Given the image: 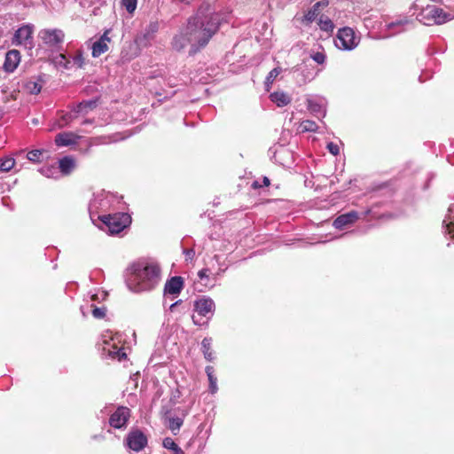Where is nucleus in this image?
<instances>
[{
    "label": "nucleus",
    "mask_w": 454,
    "mask_h": 454,
    "mask_svg": "<svg viewBox=\"0 0 454 454\" xmlns=\"http://www.w3.org/2000/svg\"><path fill=\"white\" fill-rule=\"evenodd\" d=\"M103 352L113 360L123 361L128 358L125 348L122 346L118 347L114 341H105Z\"/></svg>",
    "instance_id": "nucleus-7"
},
{
    "label": "nucleus",
    "mask_w": 454,
    "mask_h": 454,
    "mask_svg": "<svg viewBox=\"0 0 454 454\" xmlns=\"http://www.w3.org/2000/svg\"><path fill=\"white\" fill-rule=\"evenodd\" d=\"M43 43L48 46L57 44V29L42 30L39 34Z\"/></svg>",
    "instance_id": "nucleus-20"
},
{
    "label": "nucleus",
    "mask_w": 454,
    "mask_h": 454,
    "mask_svg": "<svg viewBox=\"0 0 454 454\" xmlns=\"http://www.w3.org/2000/svg\"><path fill=\"white\" fill-rule=\"evenodd\" d=\"M106 309L104 307L98 308L94 306L92 309V315L96 318H103L106 316Z\"/></svg>",
    "instance_id": "nucleus-36"
},
{
    "label": "nucleus",
    "mask_w": 454,
    "mask_h": 454,
    "mask_svg": "<svg viewBox=\"0 0 454 454\" xmlns=\"http://www.w3.org/2000/svg\"><path fill=\"white\" fill-rule=\"evenodd\" d=\"M328 5V0H321L317 2L310 10L308 11V12L304 15V20L310 23L316 20V18L319 15V7L320 6H327Z\"/></svg>",
    "instance_id": "nucleus-18"
},
{
    "label": "nucleus",
    "mask_w": 454,
    "mask_h": 454,
    "mask_svg": "<svg viewBox=\"0 0 454 454\" xmlns=\"http://www.w3.org/2000/svg\"><path fill=\"white\" fill-rule=\"evenodd\" d=\"M262 185L258 182V181H254L251 184V187L253 189H257V188H260L262 187Z\"/></svg>",
    "instance_id": "nucleus-43"
},
{
    "label": "nucleus",
    "mask_w": 454,
    "mask_h": 454,
    "mask_svg": "<svg viewBox=\"0 0 454 454\" xmlns=\"http://www.w3.org/2000/svg\"><path fill=\"white\" fill-rule=\"evenodd\" d=\"M326 147H327L328 151L334 156H336L340 153L339 145L333 142L328 143Z\"/></svg>",
    "instance_id": "nucleus-38"
},
{
    "label": "nucleus",
    "mask_w": 454,
    "mask_h": 454,
    "mask_svg": "<svg viewBox=\"0 0 454 454\" xmlns=\"http://www.w3.org/2000/svg\"><path fill=\"white\" fill-rule=\"evenodd\" d=\"M27 158L30 161L34 162H41L44 160H48L50 158L49 152L44 149H35L31 150L27 153Z\"/></svg>",
    "instance_id": "nucleus-21"
},
{
    "label": "nucleus",
    "mask_w": 454,
    "mask_h": 454,
    "mask_svg": "<svg viewBox=\"0 0 454 454\" xmlns=\"http://www.w3.org/2000/svg\"><path fill=\"white\" fill-rule=\"evenodd\" d=\"M447 230L449 233L452 234V237L454 238V223H450L447 225Z\"/></svg>",
    "instance_id": "nucleus-42"
},
{
    "label": "nucleus",
    "mask_w": 454,
    "mask_h": 454,
    "mask_svg": "<svg viewBox=\"0 0 454 454\" xmlns=\"http://www.w3.org/2000/svg\"><path fill=\"white\" fill-rule=\"evenodd\" d=\"M99 220L105 225L102 229L110 234H118L131 223V217L127 213L101 215Z\"/></svg>",
    "instance_id": "nucleus-3"
},
{
    "label": "nucleus",
    "mask_w": 454,
    "mask_h": 454,
    "mask_svg": "<svg viewBox=\"0 0 454 454\" xmlns=\"http://www.w3.org/2000/svg\"><path fill=\"white\" fill-rule=\"evenodd\" d=\"M121 4L129 13H133L137 8V0H121Z\"/></svg>",
    "instance_id": "nucleus-34"
},
{
    "label": "nucleus",
    "mask_w": 454,
    "mask_h": 454,
    "mask_svg": "<svg viewBox=\"0 0 454 454\" xmlns=\"http://www.w3.org/2000/svg\"><path fill=\"white\" fill-rule=\"evenodd\" d=\"M299 129L301 132H317L318 125L311 120H305L300 122Z\"/></svg>",
    "instance_id": "nucleus-26"
},
{
    "label": "nucleus",
    "mask_w": 454,
    "mask_h": 454,
    "mask_svg": "<svg viewBox=\"0 0 454 454\" xmlns=\"http://www.w3.org/2000/svg\"><path fill=\"white\" fill-rule=\"evenodd\" d=\"M192 321L195 325H201V323L200 322V320L197 319V317L196 316H192Z\"/></svg>",
    "instance_id": "nucleus-45"
},
{
    "label": "nucleus",
    "mask_w": 454,
    "mask_h": 454,
    "mask_svg": "<svg viewBox=\"0 0 454 454\" xmlns=\"http://www.w3.org/2000/svg\"><path fill=\"white\" fill-rule=\"evenodd\" d=\"M311 57L317 64H323L325 60V55L323 52H316Z\"/></svg>",
    "instance_id": "nucleus-39"
},
{
    "label": "nucleus",
    "mask_w": 454,
    "mask_h": 454,
    "mask_svg": "<svg viewBox=\"0 0 454 454\" xmlns=\"http://www.w3.org/2000/svg\"><path fill=\"white\" fill-rule=\"evenodd\" d=\"M76 168V160L73 156H65L59 160V170L63 176H69Z\"/></svg>",
    "instance_id": "nucleus-13"
},
{
    "label": "nucleus",
    "mask_w": 454,
    "mask_h": 454,
    "mask_svg": "<svg viewBox=\"0 0 454 454\" xmlns=\"http://www.w3.org/2000/svg\"><path fill=\"white\" fill-rule=\"evenodd\" d=\"M281 73V69L279 67L273 68L266 77L265 85L267 87V90H270V85L273 83L275 79Z\"/></svg>",
    "instance_id": "nucleus-32"
},
{
    "label": "nucleus",
    "mask_w": 454,
    "mask_h": 454,
    "mask_svg": "<svg viewBox=\"0 0 454 454\" xmlns=\"http://www.w3.org/2000/svg\"><path fill=\"white\" fill-rule=\"evenodd\" d=\"M207 372L209 381V392L211 394H215L218 390L217 377L214 374V371H207Z\"/></svg>",
    "instance_id": "nucleus-30"
},
{
    "label": "nucleus",
    "mask_w": 454,
    "mask_h": 454,
    "mask_svg": "<svg viewBox=\"0 0 454 454\" xmlns=\"http://www.w3.org/2000/svg\"><path fill=\"white\" fill-rule=\"evenodd\" d=\"M212 338H204L201 342L202 351L204 353L205 358L208 361H213L215 359V356L212 352Z\"/></svg>",
    "instance_id": "nucleus-23"
},
{
    "label": "nucleus",
    "mask_w": 454,
    "mask_h": 454,
    "mask_svg": "<svg viewBox=\"0 0 454 454\" xmlns=\"http://www.w3.org/2000/svg\"><path fill=\"white\" fill-rule=\"evenodd\" d=\"M187 45H190L189 35L184 28V31L180 35H176L172 41V47L176 51H183Z\"/></svg>",
    "instance_id": "nucleus-16"
},
{
    "label": "nucleus",
    "mask_w": 454,
    "mask_h": 454,
    "mask_svg": "<svg viewBox=\"0 0 454 454\" xmlns=\"http://www.w3.org/2000/svg\"><path fill=\"white\" fill-rule=\"evenodd\" d=\"M79 136L72 132L59 133V145H71L77 143Z\"/></svg>",
    "instance_id": "nucleus-22"
},
{
    "label": "nucleus",
    "mask_w": 454,
    "mask_h": 454,
    "mask_svg": "<svg viewBox=\"0 0 454 454\" xmlns=\"http://www.w3.org/2000/svg\"><path fill=\"white\" fill-rule=\"evenodd\" d=\"M337 38L340 43V45H337L344 50H352L358 44L355 31L348 27L339 29Z\"/></svg>",
    "instance_id": "nucleus-5"
},
{
    "label": "nucleus",
    "mask_w": 454,
    "mask_h": 454,
    "mask_svg": "<svg viewBox=\"0 0 454 454\" xmlns=\"http://www.w3.org/2000/svg\"><path fill=\"white\" fill-rule=\"evenodd\" d=\"M173 454H184L182 449H178L176 451L173 452Z\"/></svg>",
    "instance_id": "nucleus-46"
},
{
    "label": "nucleus",
    "mask_w": 454,
    "mask_h": 454,
    "mask_svg": "<svg viewBox=\"0 0 454 454\" xmlns=\"http://www.w3.org/2000/svg\"><path fill=\"white\" fill-rule=\"evenodd\" d=\"M127 285L133 292L148 291L158 285L160 269L157 264L135 262L129 268Z\"/></svg>",
    "instance_id": "nucleus-2"
},
{
    "label": "nucleus",
    "mask_w": 454,
    "mask_h": 454,
    "mask_svg": "<svg viewBox=\"0 0 454 454\" xmlns=\"http://www.w3.org/2000/svg\"><path fill=\"white\" fill-rule=\"evenodd\" d=\"M109 33L110 29H106L100 38L92 44V57L98 58L108 51V43L111 42V38L108 36Z\"/></svg>",
    "instance_id": "nucleus-9"
},
{
    "label": "nucleus",
    "mask_w": 454,
    "mask_h": 454,
    "mask_svg": "<svg viewBox=\"0 0 454 454\" xmlns=\"http://www.w3.org/2000/svg\"><path fill=\"white\" fill-rule=\"evenodd\" d=\"M207 11V8L200 7L196 14L188 20L185 28L189 35L190 54H195L204 48L219 29V15Z\"/></svg>",
    "instance_id": "nucleus-1"
},
{
    "label": "nucleus",
    "mask_w": 454,
    "mask_h": 454,
    "mask_svg": "<svg viewBox=\"0 0 454 454\" xmlns=\"http://www.w3.org/2000/svg\"><path fill=\"white\" fill-rule=\"evenodd\" d=\"M98 98H94L87 101H82L77 106L72 108V113L87 114L89 112L94 110L98 105Z\"/></svg>",
    "instance_id": "nucleus-15"
},
{
    "label": "nucleus",
    "mask_w": 454,
    "mask_h": 454,
    "mask_svg": "<svg viewBox=\"0 0 454 454\" xmlns=\"http://www.w3.org/2000/svg\"><path fill=\"white\" fill-rule=\"evenodd\" d=\"M209 270L208 269H202L201 270H200L198 272V276L200 278V280H203L204 278H206L207 280H208V274H209Z\"/></svg>",
    "instance_id": "nucleus-40"
},
{
    "label": "nucleus",
    "mask_w": 454,
    "mask_h": 454,
    "mask_svg": "<svg viewBox=\"0 0 454 454\" xmlns=\"http://www.w3.org/2000/svg\"><path fill=\"white\" fill-rule=\"evenodd\" d=\"M15 165V160L12 157L0 159V172L10 171Z\"/></svg>",
    "instance_id": "nucleus-29"
},
{
    "label": "nucleus",
    "mask_w": 454,
    "mask_h": 454,
    "mask_svg": "<svg viewBox=\"0 0 454 454\" xmlns=\"http://www.w3.org/2000/svg\"><path fill=\"white\" fill-rule=\"evenodd\" d=\"M112 411V405H106L98 415V418H103L104 414H109Z\"/></svg>",
    "instance_id": "nucleus-41"
},
{
    "label": "nucleus",
    "mask_w": 454,
    "mask_h": 454,
    "mask_svg": "<svg viewBox=\"0 0 454 454\" xmlns=\"http://www.w3.org/2000/svg\"><path fill=\"white\" fill-rule=\"evenodd\" d=\"M33 26L23 25L18 28L12 38V44L20 45L24 44L25 46H32L33 43Z\"/></svg>",
    "instance_id": "nucleus-6"
},
{
    "label": "nucleus",
    "mask_w": 454,
    "mask_h": 454,
    "mask_svg": "<svg viewBox=\"0 0 454 454\" xmlns=\"http://www.w3.org/2000/svg\"><path fill=\"white\" fill-rule=\"evenodd\" d=\"M76 117L72 113L62 115L60 118L59 117V126L67 124L73 118Z\"/></svg>",
    "instance_id": "nucleus-37"
},
{
    "label": "nucleus",
    "mask_w": 454,
    "mask_h": 454,
    "mask_svg": "<svg viewBox=\"0 0 454 454\" xmlns=\"http://www.w3.org/2000/svg\"><path fill=\"white\" fill-rule=\"evenodd\" d=\"M127 445L134 451H140L147 444L146 436L138 430L130 432L127 436Z\"/></svg>",
    "instance_id": "nucleus-8"
},
{
    "label": "nucleus",
    "mask_w": 454,
    "mask_h": 454,
    "mask_svg": "<svg viewBox=\"0 0 454 454\" xmlns=\"http://www.w3.org/2000/svg\"><path fill=\"white\" fill-rule=\"evenodd\" d=\"M181 2H184V3H186V4H189L192 0H180Z\"/></svg>",
    "instance_id": "nucleus-47"
},
{
    "label": "nucleus",
    "mask_w": 454,
    "mask_h": 454,
    "mask_svg": "<svg viewBox=\"0 0 454 454\" xmlns=\"http://www.w3.org/2000/svg\"><path fill=\"white\" fill-rule=\"evenodd\" d=\"M53 141L57 144V136L54 137Z\"/></svg>",
    "instance_id": "nucleus-48"
},
{
    "label": "nucleus",
    "mask_w": 454,
    "mask_h": 454,
    "mask_svg": "<svg viewBox=\"0 0 454 454\" xmlns=\"http://www.w3.org/2000/svg\"><path fill=\"white\" fill-rule=\"evenodd\" d=\"M307 106H308L309 111L313 114H317L321 111V106L318 103H317L311 99H308Z\"/></svg>",
    "instance_id": "nucleus-35"
},
{
    "label": "nucleus",
    "mask_w": 454,
    "mask_h": 454,
    "mask_svg": "<svg viewBox=\"0 0 454 454\" xmlns=\"http://www.w3.org/2000/svg\"><path fill=\"white\" fill-rule=\"evenodd\" d=\"M183 423H184V420L181 418H178V417L168 418V427L171 430V432L174 434H176L180 430V427H182Z\"/></svg>",
    "instance_id": "nucleus-27"
},
{
    "label": "nucleus",
    "mask_w": 454,
    "mask_h": 454,
    "mask_svg": "<svg viewBox=\"0 0 454 454\" xmlns=\"http://www.w3.org/2000/svg\"><path fill=\"white\" fill-rule=\"evenodd\" d=\"M270 184V181L268 177L264 176L263 177V180H262V184L263 186H269Z\"/></svg>",
    "instance_id": "nucleus-44"
},
{
    "label": "nucleus",
    "mask_w": 454,
    "mask_h": 454,
    "mask_svg": "<svg viewBox=\"0 0 454 454\" xmlns=\"http://www.w3.org/2000/svg\"><path fill=\"white\" fill-rule=\"evenodd\" d=\"M358 219V214L356 211H351L347 214L339 215L334 221L333 225L336 229H343L345 226L354 223Z\"/></svg>",
    "instance_id": "nucleus-12"
},
{
    "label": "nucleus",
    "mask_w": 454,
    "mask_h": 454,
    "mask_svg": "<svg viewBox=\"0 0 454 454\" xmlns=\"http://www.w3.org/2000/svg\"><path fill=\"white\" fill-rule=\"evenodd\" d=\"M317 25L319 26L321 30H324L325 32H330V33H332L335 27L332 20L329 17L325 16V15L320 16Z\"/></svg>",
    "instance_id": "nucleus-25"
},
{
    "label": "nucleus",
    "mask_w": 454,
    "mask_h": 454,
    "mask_svg": "<svg viewBox=\"0 0 454 454\" xmlns=\"http://www.w3.org/2000/svg\"><path fill=\"white\" fill-rule=\"evenodd\" d=\"M38 171L47 178H55V175L57 174V168L54 164H51L49 166L41 167Z\"/></svg>",
    "instance_id": "nucleus-28"
},
{
    "label": "nucleus",
    "mask_w": 454,
    "mask_h": 454,
    "mask_svg": "<svg viewBox=\"0 0 454 454\" xmlns=\"http://www.w3.org/2000/svg\"><path fill=\"white\" fill-rule=\"evenodd\" d=\"M20 61V53L18 50L8 51L5 54L3 68L7 73H12Z\"/></svg>",
    "instance_id": "nucleus-10"
},
{
    "label": "nucleus",
    "mask_w": 454,
    "mask_h": 454,
    "mask_svg": "<svg viewBox=\"0 0 454 454\" xmlns=\"http://www.w3.org/2000/svg\"><path fill=\"white\" fill-rule=\"evenodd\" d=\"M162 445L164 448L173 450V452L176 451L178 449H181L170 437L164 438Z\"/></svg>",
    "instance_id": "nucleus-33"
},
{
    "label": "nucleus",
    "mask_w": 454,
    "mask_h": 454,
    "mask_svg": "<svg viewBox=\"0 0 454 454\" xmlns=\"http://www.w3.org/2000/svg\"><path fill=\"white\" fill-rule=\"evenodd\" d=\"M270 100L278 106H285L291 103V98L283 91H275L270 95Z\"/></svg>",
    "instance_id": "nucleus-19"
},
{
    "label": "nucleus",
    "mask_w": 454,
    "mask_h": 454,
    "mask_svg": "<svg viewBox=\"0 0 454 454\" xmlns=\"http://www.w3.org/2000/svg\"><path fill=\"white\" fill-rule=\"evenodd\" d=\"M429 13L434 19V21L438 24H442L447 20L448 15L441 8L434 6L430 9Z\"/></svg>",
    "instance_id": "nucleus-24"
},
{
    "label": "nucleus",
    "mask_w": 454,
    "mask_h": 454,
    "mask_svg": "<svg viewBox=\"0 0 454 454\" xmlns=\"http://www.w3.org/2000/svg\"><path fill=\"white\" fill-rule=\"evenodd\" d=\"M71 63L77 68H81L83 66L84 60L81 54L74 56L72 61L68 60L64 54H59V66H63L65 68H68Z\"/></svg>",
    "instance_id": "nucleus-17"
},
{
    "label": "nucleus",
    "mask_w": 454,
    "mask_h": 454,
    "mask_svg": "<svg viewBox=\"0 0 454 454\" xmlns=\"http://www.w3.org/2000/svg\"><path fill=\"white\" fill-rule=\"evenodd\" d=\"M214 309L215 302L210 298L199 299L194 302V309L200 317H206L208 313L212 312Z\"/></svg>",
    "instance_id": "nucleus-11"
},
{
    "label": "nucleus",
    "mask_w": 454,
    "mask_h": 454,
    "mask_svg": "<svg viewBox=\"0 0 454 454\" xmlns=\"http://www.w3.org/2000/svg\"><path fill=\"white\" fill-rule=\"evenodd\" d=\"M129 417L130 410L125 406H119L110 414L109 425L115 429L126 428Z\"/></svg>",
    "instance_id": "nucleus-4"
},
{
    "label": "nucleus",
    "mask_w": 454,
    "mask_h": 454,
    "mask_svg": "<svg viewBox=\"0 0 454 454\" xmlns=\"http://www.w3.org/2000/svg\"><path fill=\"white\" fill-rule=\"evenodd\" d=\"M26 90L32 95H37L42 90V86L35 81H28L25 84Z\"/></svg>",
    "instance_id": "nucleus-31"
},
{
    "label": "nucleus",
    "mask_w": 454,
    "mask_h": 454,
    "mask_svg": "<svg viewBox=\"0 0 454 454\" xmlns=\"http://www.w3.org/2000/svg\"><path fill=\"white\" fill-rule=\"evenodd\" d=\"M184 287V279L182 277H172L165 285L164 291L169 294H178Z\"/></svg>",
    "instance_id": "nucleus-14"
}]
</instances>
